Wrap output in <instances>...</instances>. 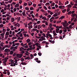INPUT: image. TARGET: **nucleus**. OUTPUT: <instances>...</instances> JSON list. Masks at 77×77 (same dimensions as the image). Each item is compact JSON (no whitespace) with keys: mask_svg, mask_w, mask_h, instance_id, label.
<instances>
[{"mask_svg":"<svg viewBox=\"0 0 77 77\" xmlns=\"http://www.w3.org/2000/svg\"><path fill=\"white\" fill-rule=\"evenodd\" d=\"M76 15V14L74 13L71 14L72 17H75Z\"/></svg>","mask_w":77,"mask_h":77,"instance_id":"16","label":"nucleus"},{"mask_svg":"<svg viewBox=\"0 0 77 77\" xmlns=\"http://www.w3.org/2000/svg\"><path fill=\"white\" fill-rule=\"evenodd\" d=\"M60 17L61 19H63V18H65V16H61Z\"/></svg>","mask_w":77,"mask_h":77,"instance_id":"41","label":"nucleus"},{"mask_svg":"<svg viewBox=\"0 0 77 77\" xmlns=\"http://www.w3.org/2000/svg\"><path fill=\"white\" fill-rule=\"evenodd\" d=\"M40 23H41L40 21H38L37 22V24H39Z\"/></svg>","mask_w":77,"mask_h":77,"instance_id":"47","label":"nucleus"},{"mask_svg":"<svg viewBox=\"0 0 77 77\" xmlns=\"http://www.w3.org/2000/svg\"><path fill=\"white\" fill-rule=\"evenodd\" d=\"M1 12H4V9H2V10L1 11Z\"/></svg>","mask_w":77,"mask_h":77,"instance_id":"56","label":"nucleus"},{"mask_svg":"<svg viewBox=\"0 0 77 77\" xmlns=\"http://www.w3.org/2000/svg\"><path fill=\"white\" fill-rule=\"evenodd\" d=\"M14 47L13 46H11L10 48V50H12V49H14Z\"/></svg>","mask_w":77,"mask_h":77,"instance_id":"36","label":"nucleus"},{"mask_svg":"<svg viewBox=\"0 0 77 77\" xmlns=\"http://www.w3.org/2000/svg\"><path fill=\"white\" fill-rule=\"evenodd\" d=\"M62 32H63V31L60 29V31L59 32V33H60V34H62Z\"/></svg>","mask_w":77,"mask_h":77,"instance_id":"26","label":"nucleus"},{"mask_svg":"<svg viewBox=\"0 0 77 77\" xmlns=\"http://www.w3.org/2000/svg\"><path fill=\"white\" fill-rule=\"evenodd\" d=\"M14 6L15 8H17V7H19V3L15 5Z\"/></svg>","mask_w":77,"mask_h":77,"instance_id":"8","label":"nucleus"},{"mask_svg":"<svg viewBox=\"0 0 77 77\" xmlns=\"http://www.w3.org/2000/svg\"><path fill=\"white\" fill-rule=\"evenodd\" d=\"M3 63L4 64V66H6V63H5V62H4V61H3Z\"/></svg>","mask_w":77,"mask_h":77,"instance_id":"31","label":"nucleus"},{"mask_svg":"<svg viewBox=\"0 0 77 77\" xmlns=\"http://www.w3.org/2000/svg\"><path fill=\"white\" fill-rule=\"evenodd\" d=\"M70 11V8H68L67 9L66 11L67 12H68L69 11Z\"/></svg>","mask_w":77,"mask_h":77,"instance_id":"40","label":"nucleus"},{"mask_svg":"<svg viewBox=\"0 0 77 77\" xmlns=\"http://www.w3.org/2000/svg\"><path fill=\"white\" fill-rule=\"evenodd\" d=\"M23 54L21 53L20 54H17L16 56L17 57H19V58H21L22 56H23Z\"/></svg>","mask_w":77,"mask_h":77,"instance_id":"1","label":"nucleus"},{"mask_svg":"<svg viewBox=\"0 0 77 77\" xmlns=\"http://www.w3.org/2000/svg\"><path fill=\"white\" fill-rule=\"evenodd\" d=\"M26 12H22V14L23 16H26Z\"/></svg>","mask_w":77,"mask_h":77,"instance_id":"14","label":"nucleus"},{"mask_svg":"<svg viewBox=\"0 0 77 77\" xmlns=\"http://www.w3.org/2000/svg\"><path fill=\"white\" fill-rule=\"evenodd\" d=\"M21 64H22V65H26L27 64V63H24L23 62H22L21 63Z\"/></svg>","mask_w":77,"mask_h":77,"instance_id":"18","label":"nucleus"},{"mask_svg":"<svg viewBox=\"0 0 77 77\" xmlns=\"http://www.w3.org/2000/svg\"><path fill=\"white\" fill-rule=\"evenodd\" d=\"M50 5V3H49V2H48L45 4V6H47V5Z\"/></svg>","mask_w":77,"mask_h":77,"instance_id":"39","label":"nucleus"},{"mask_svg":"<svg viewBox=\"0 0 77 77\" xmlns=\"http://www.w3.org/2000/svg\"><path fill=\"white\" fill-rule=\"evenodd\" d=\"M49 26V27H52V24L51 23H50Z\"/></svg>","mask_w":77,"mask_h":77,"instance_id":"23","label":"nucleus"},{"mask_svg":"<svg viewBox=\"0 0 77 77\" xmlns=\"http://www.w3.org/2000/svg\"><path fill=\"white\" fill-rule=\"evenodd\" d=\"M9 35V32H6L5 35Z\"/></svg>","mask_w":77,"mask_h":77,"instance_id":"22","label":"nucleus"},{"mask_svg":"<svg viewBox=\"0 0 77 77\" xmlns=\"http://www.w3.org/2000/svg\"><path fill=\"white\" fill-rule=\"evenodd\" d=\"M42 35H43L44 37H46V36L45 35V33H43L42 34Z\"/></svg>","mask_w":77,"mask_h":77,"instance_id":"50","label":"nucleus"},{"mask_svg":"<svg viewBox=\"0 0 77 77\" xmlns=\"http://www.w3.org/2000/svg\"><path fill=\"white\" fill-rule=\"evenodd\" d=\"M77 19L76 18H75L74 20H73V21H74V22H75V21H77Z\"/></svg>","mask_w":77,"mask_h":77,"instance_id":"48","label":"nucleus"},{"mask_svg":"<svg viewBox=\"0 0 77 77\" xmlns=\"http://www.w3.org/2000/svg\"><path fill=\"white\" fill-rule=\"evenodd\" d=\"M15 56H16V53H14L13 54V57H15Z\"/></svg>","mask_w":77,"mask_h":77,"instance_id":"49","label":"nucleus"},{"mask_svg":"<svg viewBox=\"0 0 77 77\" xmlns=\"http://www.w3.org/2000/svg\"><path fill=\"white\" fill-rule=\"evenodd\" d=\"M8 37L9 36L8 35L5 36V38H4V39H7V38H8Z\"/></svg>","mask_w":77,"mask_h":77,"instance_id":"29","label":"nucleus"},{"mask_svg":"<svg viewBox=\"0 0 77 77\" xmlns=\"http://www.w3.org/2000/svg\"><path fill=\"white\" fill-rule=\"evenodd\" d=\"M42 26H43V28L45 27V25H44V24H43L42 25Z\"/></svg>","mask_w":77,"mask_h":77,"instance_id":"46","label":"nucleus"},{"mask_svg":"<svg viewBox=\"0 0 77 77\" xmlns=\"http://www.w3.org/2000/svg\"><path fill=\"white\" fill-rule=\"evenodd\" d=\"M24 6H27V3H25L24 4Z\"/></svg>","mask_w":77,"mask_h":77,"instance_id":"53","label":"nucleus"},{"mask_svg":"<svg viewBox=\"0 0 77 77\" xmlns=\"http://www.w3.org/2000/svg\"><path fill=\"white\" fill-rule=\"evenodd\" d=\"M33 11H31V12H30V14H33Z\"/></svg>","mask_w":77,"mask_h":77,"instance_id":"64","label":"nucleus"},{"mask_svg":"<svg viewBox=\"0 0 77 77\" xmlns=\"http://www.w3.org/2000/svg\"><path fill=\"white\" fill-rule=\"evenodd\" d=\"M7 74L8 75H10V72H9V70H8L7 71Z\"/></svg>","mask_w":77,"mask_h":77,"instance_id":"25","label":"nucleus"},{"mask_svg":"<svg viewBox=\"0 0 77 77\" xmlns=\"http://www.w3.org/2000/svg\"><path fill=\"white\" fill-rule=\"evenodd\" d=\"M14 48L15 49H17L18 48V46H15V47H14Z\"/></svg>","mask_w":77,"mask_h":77,"instance_id":"61","label":"nucleus"},{"mask_svg":"<svg viewBox=\"0 0 77 77\" xmlns=\"http://www.w3.org/2000/svg\"><path fill=\"white\" fill-rule=\"evenodd\" d=\"M48 17V18H50L51 17V15H49L47 16Z\"/></svg>","mask_w":77,"mask_h":77,"instance_id":"62","label":"nucleus"},{"mask_svg":"<svg viewBox=\"0 0 77 77\" xmlns=\"http://www.w3.org/2000/svg\"><path fill=\"white\" fill-rule=\"evenodd\" d=\"M30 10H31V11H32V10H33V8L32 7H31L30 8Z\"/></svg>","mask_w":77,"mask_h":77,"instance_id":"38","label":"nucleus"},{"mask_svg":"<svg viewBox=\"0 0 77 77\" xmlns=\"http://www.w3.org/2000/svg\"><path fill=\"white\" fill-rule=\"evenodd\" d=\"M7 32H9V31L10 30V29H9V28H7Z\"/></svg>","mask_w":77,"mask_h":77,"instance_id":"63","label":"nucleus"},{"mask_svg":"<svg viewBox=\"0 0 77 77\" xmlns=\"http://www.w3.org/2000/svg\"><path fill=\"white\" fill-rule=\"evenodd\" d=\"M14 64H11L10 65V66H15V65H18V63H17V62H16L15 61H14Z\"/></svg>","mask_w":77,"mask_h":77,"instance_id":"2","label":"nucleus"},{"mask_svg":"<svg viewBox=\"0 0 77 77\" xmlns=\"http://www.w3.org/2000/svg\"><path fill=\"white\" fill-rule=\"evenodd\" d=\"M41 38L42 39V40L44 41V40H46V39L45 38V37H44V36H42L41 37Z\"/></svg>","mask_w":77,"mask_h":77,"instance_id":"5","label":"nucleus"},{"mask_svg":"<svg viewBox=\"0 0 77 77\" xmlns=\"http://www.w3.org/2000/svg\"><path fill=\"white\" fill-rule=\"evenodd\" d=\"M19 44H20V43H15V45H19Z\"/></svg>","mask_w":77,"mask_h":77,"instance_id":"52","label":"nucleus"},{"mask_svg":"<svg viewBox=\"0 0 77 77\" xmlns=\"http://www.w3.org/2000/svg\"><path fill=\"white\" fill-rule=\"evenodd\" d=\"M72 12L71 11H70L67 14L68 15H71V14Z\"/></svg>","mask_w":77,"mask_h":77,"instance_id":"27","label":"nucleus"},{"mask_svg":"<svg viewBox=\"0 0 77 77\" xmlns=\"http://www.w3.org/2000/svg\"><path fill=\"white\" fill-rule=\"evenodd\" d=\"M33 6H34V7L35 8V7L36 6V4H34L33 5Z\"/></svg>","mask_w":77,"mask_h":77,"instance_id":"51","label":"nucleus"},{"mask_svg":"<svg viewBox=\"0 0 77 77\" xmlns=\"http://www.w3.org/2000/svg\"><path fill=\"white\" fill-rule=\"evenodd\" d=\"M38 54L39 56H41L42 55V54H41V53L40 52H39L38 53Z\"/></svg>","mask_w":77,"mask_h":77,"instance_id":"28","label":"nucleus"},{"mask_svg":"<svg viewBox=\"0 0 77 77\" xmlns=\"http://www.w3.org/2000/svg\"><path fill=\"white\" fill-rule=\"evenodd\" d=\"M42 19H43V20H47V18L46 17H43L42 18Z\"/></svg>","mask_w":77,"mask_h":77,"instance_id":"19","label":"nucleus"},{"mask_svg":"<svg viewBox=\"0 0 77 77\" xmlns=\"http://www.w3.org/2000/svg\"><path fill=\"white\" fill-rule=\"evenodd\" d=\"M13 10H14V12H16L17 11V8H14Z\"/></svg>","mask_w":77,"mask_h":77,"instance_id":"35","label":"nucleus"},{"mask_svg":"<svg viewBox=\"0 0 77 77\" xmlns=\"http://www.w3.org/2000/svg\"><path fill=\"white\" fill-rule=\"evenodd\" d=\"M10 51H11V50L9 49L8 48H6L5 50V53L7 52H10Z\"/></svg>","mask_w":77,"mask_h":77,"instance_id":"3","label":"nucleus"},{"mask_svg":"<svg viewBox=\"0 0 77 77\" xmlns=\"http://www.w3.org/2000/svg\"><path fill=\"white\" fill-rule=\"evenodd\" d=\"M16 19H17V20L18 21H20V17H17Z\"/></svg>","mask_w":77,"mask_h":77,"instance_id":"20","label":"nucleus"},{"mask_svg":"<svg viewBox=\"0 0 77 77\" xmlns=\"http://www.w3.org/2000/svg\"><path fill=\"white\" fill-rule=\"evenodd\" d=\"M66 23H63V26H64V27H66V26H68V25H66Z\"/></svg>","mask_w":77,"mask_h":77,"instance_id":"6","label":"nucleus"},{"mask_svg":"<svg viewBox=\"0 0 77 77\" xmlns=\"http://www.w3.org/2000/svg\"><path fill=\"white\" fill-rule=\"evenodd\" d=\"M59 9H58L55 10V11L56 13L58 12V11H59Z\"/></svg>","mask_w":77,"mask_h":77,"instance_id":"33","label":"nucleus"},{"mask_svg":"<svg viewBox=\"0 0 77 77\" xmlns=\"http://www.w3.org/2000/svg\"><path fill=\"white\" fill-rule=\"evenodd\" d=\"M21 45L22 46V47H24V44H23V42L21 43Z\"/></svg>","mask_w":77,"mask_h":77,"instance_id":"37","label":"nucleus"},{"mask_svg":"<svg viewBox=\"0 0 77 77\" xmlns=\"http://www.w3.org/2000/svg\"><path fill=\"white\" fill-rule=\"evenodd\" d=\"M3 74H7V72H3Z\"/></svg>","mask_w":77,"mask_h":77,"instance_id":"57","label":"nucleus"},{"mask_svg":"<svg viewBox=\"0 0 77 77\" xmlns=\"http://www.w3.org/2000/svg\"><path fill=\"white\" fill-rule=\"evenodd\" d=\"M21 62H23V61H24V58H23V57H22L21 58Z\"/></svg>","mask_w":77,"mask_h":77,"instance_id":"21","label":"nucleus"},{"mask_svg":"<svg viewBox=\"0 0 77 77\" xmlns=\"http://www.w3.org/2000/svg\"><path fill=\"white\" fill-rule=\"evenodd\" d=\"M25 59V60H27V59H28V60H29V59H30V57H26Z\"/></svg>","mask_w":77,"mask_h":77,"instance_id":"10","label":"nucleus"},{"mask_svg":"<svg viewBox=\"0 0 77 77\" xmlns=\"http://www.w3.org/2000/svg\"><path fill=\"white\" fill-rule=\"evenodd\" d=\"M19 36L20 37H22L23 36V34L21 33L19 35Z\"/></svg>","mask_w":77,"mask_h":77,"instance_id":"58","label":"nucleus"},{"mask_svg":"<svg viewBox=\"0 0 77 77\" xmlns=\"http://www.w3.org/2000/svg\"><path fill=\"white\" fill-rule=\"evenodd\" d=\"M3 27V24H1L0 25V28H2Z\"/></svg>","mask_w":77,"mask_h":77,"instance_id":"30","label":"nucleus"},{"mask_svg":"<svg viewBox=\"0 0 77 77\" xmlns=\"http://www.w3.org/2000/svg\"><path fill=\"white\" fill-rule=\"evenodd\" d=\"M59 8H60V9H62V8H65V6L60 5L59 6Z\"/></svg>","mask_w":77,"mask_h":77,"instance_id":"4","label":"nucleus"},{"mask_svg":"<svg viewBox=\"0 0 77 77\" xmlns=\"http://www.w3.org/2000/svg\"><path fill=\"white\" fill-rule=\"evenodd\" d=\"M58 14H57V13H55L53 15V16L54 17H57V16H58Z\"/></svg>","mask_w":77,"mask_h":77,"instance_id":"13","label":"nucleus"},{"mask_svg":"<svg viewBox=\"0 0 77 77\" xmlns=\"http://www.w3.org/2000/svg\"><path fill=\"white\" fill-rule=\"evenodd\" d=\"M67 6L68 8H71V7H72V5L70 4H69V5H67Z\"/></svg>","mask_w":77,"mask_h":77,"instance_id":"9","label":"nucleus"},{"mask_svg":"<svg viewBox=\"0 0 77 77\" xmlns=\"http://www.w3.org/2000/svg\"><path fill=\"white\" fill-rule=\"evenodd\" d=\"M14 51H10V53H9V54H13L14 53Z\"/></svg>","mask_w":77,"mask_h":77,"instance_id":"12","label":"nucleus"},{"mask_svg":"<svg viewBox=\"0 0 77 77\" xmlns=\"http://www.w3.org/2000/svg\"><path fill=\"white\" fill-rule=\"evenodd\" d=\"M25 9L26 10H29V8L28 7H27L25 8Z\"/></svg>","mask_w":77,"mask_h":77,"instance_id":"45","label":"nucleus"},{"mask_svg":"<svg viewBox=\"0 0 77 77\" xmlns=\"http://www.w3.org/2000/svg\"><path fill=\"white\" fill-rule=\"evenodd\" d=\"M6 32V29H3L2 31V32H5V33Z\"/></svg>","mask_w":77,"mask_h":77,"instance_id":"17","label":"nucleus"},{"mask_svg":"<svg viewBox=\"0 0 77 77\" xmlns=\"http://www.w3.org/2000/svg\"><path fill=\"white\" fill-rule=\"evenodd\" d=\"M44 8L45 10H47V7H46L45 6H44Z\"/></svg>","mask_w":77,"mask_h":77,"instance_id":"43","label":"nucleus"},{"mask_svg":"<svg viewBox=\"0 0 77 77\" xmlns=\"http://www.w3.org/2000/svg\"><path fill=\"white\" fill-rule=\"evenodd\" d=\"M66 9H64L62 10V12H63V13H65V12H66Z\"/></svg>","mask_w":77,"mask_h":77,"instance_id":"15","label":"nucleus"},{"mask_svg":"<svg viewBox=\"0 0 77 77\" xmlns=\"http://www.w3.org/2000/svg\"><path fill=\"white\" fill-rule=\"evenodd\" d=\"M36 62H37V63H39L41 62V61H40L39 60H37V61H36Z\"/></svg>","mask_w":77,"mask_h":77,"instance_id":"34","label":"nucleus"},{"mask_svg":"<svg viewBox=\"0 0 77 77\" xmlns=\"http://www.w3.org/2000/svg\"><path fill=\"white\" fill-rule=\"evenodd\" d=\"M22 2H23V1H20L19 2V3L20 4H21L22 3Z\"/></svg>","mask_w":77,"mask_h":77,"instance_id":"59","label":"nucleus"},{"mask_svg":"<svg viewBox=\"0 0 77 77\" xmlns=\"http://www.w3.org/2000/svg\"><path fill=\"white\" fill-rule=\"evenodd\" d=\"M26 42H27V43H29V42H30V39L28 38L26 41Z\"/></svg>","mask_w":77,"mask_h":77,"instance_id":"7","label":"nucleus"},{"mask_svg":"<svg viewBox=\"0 0 77 77\" xmlns=\"http://www.w3.org/2000/svg\"><path fill=\"white\" fill-rule=\"evenodd\" d=\"M70 4L71 5H72V6H73L74 5V3H72V2H70Z\"/></svg>","mask_w":77,"mask_h":77,"instance_id":"54","label":"nucleus"},{"mask_svg":"<svg viewBox=\"0 0 77 77\" xmlns=\"http://www.w3.org/2000/svg\"><path fill=\"white\" fill-rule=\"evenodd\" d=\"M31 44H32V42H29L28 43V45H31Z\"/></svg>","mask_w":77,"mask_h":77,"instance_id":"55","label":"nucleus"},{"mask_svg":"<svg viewBox=\"0 0 77 77\" xmlns=\"http://www.w3.org/2000/svg\"><path fill=\"white\" fill-rule=\"evenodd\" d=\"M30 57H31V59H33L32 57H34L33 55L32 54H31L30 55Z\"/></svg>","mask_w":77,"mask_h":77,"instance_id":"24","label":"nucleus"},{"mask_svg":"<svg viewBox=\"0 0 77 77\" xmlns=\"http://www.w3.org/2000/svg\"><path fill=\"white\" fill-rule=\"evenodd\" d=\"M74 18H75V17L72 18L71 19V21H72V20H74Z\"/></svg>","mask_w":77,"mask_h":77,"instance_id":"60","label":"nucleus"},{"mask_svg":"<svg viewBox=\"0 0 77 77\" xmlns=\"http://www.w3.org/2000/svg\"><path fill=\"white\" fill-rule=\"evenodd\" d=\"M46 41H43L42 42V44H45L46 43Z\"/></svg>","mask_w":77,"mask_h":77,"instance_id":"44","label":"nucleus"},{"mask_svg":"<svg viewBox=\"0 0 77 77\" xmlns=\"http://www.w3.org/2000/svg\"><path fill=\"white\" fill-rule=\"evenodd\" d=\"M11 20H12L11 22H14V21H15V19L14 17H12L11 18Z\"/></svg>","mask_w":77,"mask_h":77,"instance_id":"11","label":"nucleus"},{"mask_svg":"<svg viewBox=\"0 0 77 77\" xmlns=\"http://www.w3.org/2000/svg\"><path fill=\"white\" fill-rule=\"evenodd\" d=\"M22 32V31H20L19 32L17 33V35H20V34H21V32Z\"/></svg>","mask_w":77,"mask_h":77,"instance_id":"32","label":"nucleus"},{"mask_svg":"<svg viewBox=\"0 0 77 77\" xmlns=\"http://www.w3.org/2000/svg\"><path fill=\"white\" fill-rule=\"evenodd\" d=\"M12 35L14 36H15V32L13 31L12 32Z\"/></svg>","mask_w":77,"mask_h":77,"instance_id":"42","label":"nucleus"}]
</instances>
